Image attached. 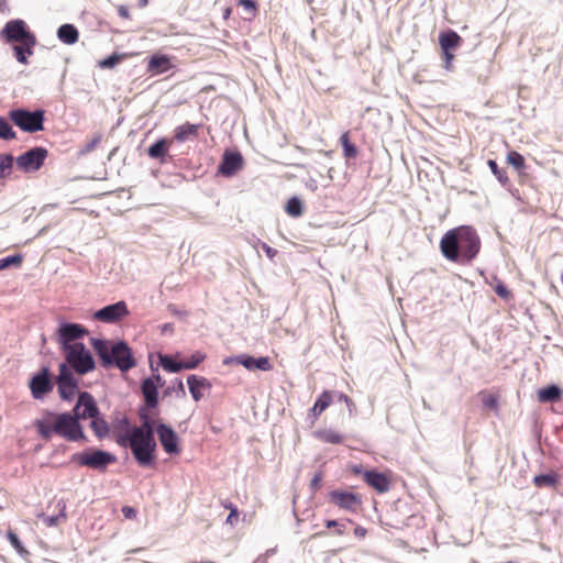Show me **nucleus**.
<instances>
[{"label": "nucleus", "mask_w": 563, "mask_h": 563, "mask_svg": "<svg viewBox=\"0 0 563 563\" xmlns=\"http://www.w3.org/2000/svg\"><path fill=\"white\" fill-rule=\"evenodd\" d=\"M440 250L450 262L470 264L479 253L481 240L472 227L461 225L449 230L442 236Z\"/></svg>", "instance_id": "nucleus-1"}, {"label": "nucleus", "mask_w": 563, "mask_h": 563, "mask_svg": "<svg viewBox=\"0 0 563 563\" xmlns=\"http://www.w3.org/2000/svg\"><path fill=\"white\" fill-rule=\"evenodd\" d=\"M117 442L122 446H129L141 466H147L153 462L156 442L153 422L147 417H143L141 427H128L124 432H119Z\"/></svg>", "instance_id": "nucleus-2"}, {"label": "nucleus", "mask_w": 563, "mask_h": 563, "mask_svg": "<svg viewBox=\"0 0 563 563\" xmlns=\"http://www.w3.org/2000/svg\"><path fill=\"white\" fill-rule=\"evenodd\" d=\"M37 434L48 441L54 434L67 441H80L86 437L77 418L70 413H54L46 411L40 419L34 421Z\"/></svg>", "instance_id": "nucleus-3"}, {"label": "nucleus", "mask_w": 563, "mask_h": 563, "mask_svg": "<svg viewBox=\"0 0 563 563\" xmlns=\"http://www.w3.org/2000/svg\"><path fill=\"white\" fill-rule=\"evenodd\" d=\"M92 345L106 368L115 366L122 372H128L136 365L131 349L123 341L111 344L97 339Z\"/></svg>", "instance_id": "nucleus-4"}, {"label": "nucleus", "mask_w": 563, "mask_h": 563, "mask_svg": "<svg viewBox=\"0 0 563 563\" xmlns=\"http://www.w3.org/2000/svg\"><path fill=\"white\" fill-rule=\"evenodd\" d=\"M66 361L78 374H86L95 368V361L82 343L67 345L64 350Z\"/></svg>", "instance_id": "nucleus-5"}, {"label": "nucleus", "mask_w": 563, "mask_h": 563, "mask_svg": "<svg viewBox=\"0 0 563 563\" xmlns=\"http://www.w3.org/2000/svg\"><path fill=\"white\" fill-rule=\"evenodd\" d=\"M9 119L24 132L34 133L44 129V111L42 110L34 112L24 109L11 110Z\"/></svg>", "instance_id": "nucleus-6"}, {"label": "nucleus", "mask_w": 563, "mask_h": 563, "mask_svg": "<svg viewBox=\"0 0 563 563\" xmlns=\"http://www.w3.org/2000/svg\"><path fill=\"white\" fill-rule=\"evenodd\" d=\"M0 37L8 44H15L19 42H25L36 37V35L30 30L25 21L21 19H14L8 21L0 32Z\"/></svg>", "instance_id": "nucleus-7"}, {"label": "nucleus", "mask_w": 563, "mask_h": 563, "mask_svg": "<svg viewBox=\"0 0 563 563\" xmlns=\"http://www.w3.org/2000/svg\"><path fill=\"white\" fill-rule=\"evenodd\" d=\"M47 156L48 151L45 147L31 148L16 157V167L23 173L37 172L44 165Z\"/></svg>", "instance_id": "nucleus-8"}, {"label": "nucleus", "mask_w": 563, "mask_h": 563, "mask_svg": "<svg viewBox=\"0 0 563 563\" xmlns=\"http://www.w3.org/2000/svg\"><path fill=\"white\" fill-rule=\"evenodd\" d=\"M73 461L81 466H88L93 470H103L110 463L114 462V456L108 452L95 450L75 454Z\"/></svg>", "instance_id": "nucleus-9"}, {"label": "nucleus", "mask_w": 563, "mask_h": 563, "mask_svg": "<svg viewBox=\"0 0 563 563\" xmlns=\"http://www.w3.org/2000/svg\"><path fill=\"white\" fill-rule=\"evenodd\" d=\"M328 497L331 504L350 512H356L362 505L361 496L353 492L334 489L329 493Z\"/></svg>", "instance_id": "nucleus-10"}, {"label": "nucleus", "mask_w": 563, "mask_h": 563, "mask_svg": "<svg viewBox=\"0 0 563 563\" xmlns=\"http://www.w3.org/2000/svg\"><path fill=\"white\" fill-rule=\"evenodd\" d=\"M129 313L128 305L121 300L99 309L95 312L93 318L101 322L114 323L129 316Z\"/></svg>", "instance_id": "nucleus-11"}, {"label": "nucleus", "mask_w": 563, "mask_h": 563, "mask_svg": "<svg viewBox=\"0 0 563 563\" xmlns=\"http://www.w3.org/2000/svg\"><path fill=\"white\" fill-rule=\"evenodd\" d=\"M57 387L60 398L70 400L77 393V383L66 364L59 365V373L57 377Z\"/></svg>", "instance_id": "nucleus-12"}, {"label": "nucleus", "mask_w": 563, "mask_h": 563, "mask_svg": "<svg viewBox=\"0 0 563 563\" xmlns=\"http://www.w3.org/2000/svg\"><path fill=\"white\" fill-rule=\"evenodd\" d=\"M158 440L167 454H179V438L177 433L167 424L158 423L156 426Z\"/></svg>", "instance_id": "nucleus-13"}, {"label": "nucleus", "mask_w": 563, "mask_h": 563, "mask_svg": "<svg viewBox=\"0 0 563 563\" xmlns=\"http://www.w3.org/2000/svg\"><path fill=\"white\" fill-rule=\"evenodd\" d=\"M99 415V409L96 404L95 398L87 391L80 393L78 397V401L74 408V417L77 418V421L79 422V419H88L93 418L95 416Z\"/></svg>", "instance_id": "nucleus-14"}, {"label": "nucleus", "mask_w": 563, "mask_h": 563, "mask_svg": "<svg viewBox=\"0 0 563 563\" xmlns=\"http://www.w3.org/2000/svg\"><path fill=\"white\" fill-rule=\"evenodd\" d=\"M244 166L243 157L239 152H225L219 165V173L225 177H232Z\"/></svg>", "instance_id": "nucleus-15"}, {"label": "nucleus", "mask_w": 563, "mask_h": 563, "mask_svg": "<svg viewBox=\"0 0 563 563\" xmlns=\"http://www.w3.org/2000/svg\"><path fill=\"white\" fill-rule=\"evenodd\" d=\"M363 479L378 494L387 493L391 484V476L389 472L378 473L376 471H365L363 473Z\"/></svg>", "instance_id": "nucleus-16"}, {"label": "nucleus", "mask_w": 563, "mask_h": 563, "mask_svg": "<svg viewBox=\"0 0 563 563\" xmlns=\"http://www.w3.org/2000/svg\"><path fill=\"white\" fill-rule=\"evenodd\" d=\"M30 389L35 399H41L53 389L49 373L46 367L30 380Z\"/></svg>", "instance_id": "nucleus-17"}, {"label": "nucleus", "mask_w": 563, "mask_h": 563, "mask_svg": "<svg viewBox=\"0 0 563 563\" xmlns=\"http://www.w3.org/2000/svg\"><path fill=\"white\" fill-rule=\"evenodd\" d=\"M85 334H87V330L77 323H65L58 329V340L64 350L67 349V345H73V341L82 338Z\"/></svg>", "instance_id": "nucleus-18"}, {"label": "nucleus", "mask_w": 563, "mask_h": 563, "mask_svg": "<svg viewBox=\"0 0 563 563\" xmlns=\"http://www.w3.org/2000/svg\"><path fill=\"white\" fill-rule=\"evenodd\" d=\"M234 361L238 364L243 365L249 371L260 369L263 372H268L273 368V365L268 356L255 358L250 355H239L234 358Z\"/></svg>", "instance_id": "nucleus-19"}, {"label": "nucleus", "mask_w": 563, "mask_h": 563, "mask_svg": "<svg viewBox=\"0 0 563 563\" xmlns=\"http://www.w3.org/2000/svg\"><path fill=\"white\" fill-rule=\"evenodd\" d=\"M36 44H37L36 37L31 38L25 42H19V43L13 44L12 49H13V55H14L15 59L22 65H27L29 57L34 54V47L36 46Z\"/></svg>", "instance_id": "nucleus-20"}, {"label": "nucleus", "mask_w": 563, "mask_h": 563, "mask_svg": "<svg viewBox=\"0 0 563 563\" xmlns=\"http://www.w3.org/2000/svg\"><path fill=\"white\" fill-rule=\"evenodd\" d=\"M173 68L170 58L167 55L154 54L147 62L146 70L151 75H161Z\"/></svg>", "instance_id": "nucleus-21"}, {"label": "nucleus", "mask_w": 563, "mask_h": 563, "mask_svg": "<svg viewBox=\"0 0 563 563\" xmlns=\"http://www.w3.org/2000/svg\"><path fill=\"white\" fill-rule=\"evenodd\" d=\"M187 384L189 391L196 401H199L203 397V390H209L211 388V384L207 378L198 377L196 375H190L187 378Z\"/></svg>", "instance_id": "nucleus-22"}, {"label": "nucleus", "mask_w": 563, "mask_h": 563, "mask_svg": "<svg viewBox=\"0 0 563 563\" xmlns=\"http://www.w3.org/2000/svg\"><path fill=\"white\" fill-rule=\"evenodd\" d=\"M141 388L146 406L150 408H155L158 404L156 382L152 378H146L145 380H143Z\"/></svg>", "instance_id": "nucleus-23"}, {"label": "nucleus", "mask_w": 563, "mask_h": 563, "mask_svg": "<svg viewBox=\"0 0 563 563\" xmlns=\"http://www.w3.org/2000/svg\"><path fill=\"white\" fill-rule=\"evenodd\" d=\"M200 126V124H191L189 122L178 125L174 130V139L180 143L195 139L199 134Z\"/></svg>", "instance_id": "nucleus-24"}, {"label": "nucleus", "mask_w": 563, "mask_h": 563, "mask_svg": "<svg viewBox=\"0 0 563 563\" xmlns=\"http://www.w3.org/2000/svg\"><path fill=\"white\" fill-rule=\"evenodd\" d=\"M172 145V141L167 139H159L153 145H151L147 150V155L151 158L159 159L161 163L165 162V156L168 153V150Z\"/></svg>", "instance_id": "nucleus-25"}, {"label": "nucleus", "mask_w": 563, "mask_h": 563, "mask_svg": "<svg viewBox=\"0 0 563 563\" xmlns=\"http://www.w3.org/2000/svg\"><path fill=\"white\" fill-rule=\"evenodd\" d=\"M462 37L454 31L450 30L445 33H441L439 36V43L442 51H452L460 46Z\"/></svg>", "instance_id": "nucleus-26"}, {"label": "nucleus", "mask_w": 563, "mask_h": 563, "mask_svg": "<svg viewBox=\"0 0 563 563\" xmlns=\"http://www.w3.org/2000/svg\"><path fill=\"white\" fill-rule=\"evenodd\" d=\"M332 402V393L329 390L322 391L313 407L310 410V415L316 420Z\"/></svg>", "instance_id": "nucleus-27"}, {"label": "nucleus", "mask_w": 563, "mask_h": 563, "mask_svg": "<svg viewBox=\"0 0 563 563\" xmlns=\"http://www.w3.org/2000/svg\"><path fill=\"white\" fill-rule=\"evenodd\" d=\"M58 38L65 44H75L78 41L79 34L73 24H63L57 30Z\"/></svg>", "instance_id": "nucleus-28"}, {"label": "nucleus", "mask_w": 563, "mask_h": 563, "mask_svg": "<svg viewBox=\"0 0 563 563\" xmlns=\"http://www.w3.org/2000/svg\"><path fill=\"white\" fill-rule=\"evenodd\" d=\"M314 437L318 440L330 444H341L344 440V437L342 434L332 429L318 430L314 432Z\"/></svg>", "instance_id": "nucleus-29"}, {"label": "nucleus", "mask_w": 563, "mask_h": 563, "mask_svg": "<svg viewBox=\"0 0 563 563\" xmlns=\"http://www.w3.org/2000/svg\"><path fill=\"white\" fill-rule=\"evenodd\" d=\"M533 484L538 488L543 487H556L559 484V475L554 472L550 474L536 475L532 479Z\"/></svg>", "instance_id": "nucleus-30"}, {"label": "nucleus", "mask_w": 563, "mask_h": 563, "mask_svg": "<svg viewBox=\"0 0 563 563\" xmlns=\"http://www.w3.org/2000/svg\"><path fill=\"white\" fill-rule=\"evenodd\" d=\"M561 394L562 391L558 386L551 385L538 391V399L541 402L556 401L560 399Z\"/></svg>", "instance_id": "nucleus-31"}, {"label": "nucleus", "mask_w": 563, "mask_h": 563, "mask_svg": "<svg viewBox=\"0 0 563 563\" xmlns=\"http://www.w3.org/2000/svg\"><path fill=\"white\" fill-rule=\"evenodd\" d=\"M14 158L11 154H0V180L8 178L13 170Z\"/></svg>", "instance_id": "nucleus-32"}, {"label": "nucleus", "mask_w": 563, "mask_h": 563, "mask_svg": "<svg viewBox=\"0 0 563 563\" xmlns=\"http://www.w3.org/2000/svg\"><path fill=\"white\" fill-rule=\"evenodd\" d=\"M90 428L92 429L96 437L102 439L108 435L109 427L104 419H102L99 415L91 418Z\"/></svg>", "instance_id": "nucleus-33"}, {"label": "nucleus", "mask_w": 563, "mask_h": 563, "mask_svg": "<svg viewBox=\"0 0 563 563\" xmlns=\"http://www.w3.org/2000/svg\"><path fill=\"white\" fill-rule=\"evenodd\" d=\"M506 161L509 165L515 167L519 173H521L526 168L525 157L517 151H510L507 154Z\"/></svg>", "instance_id": "nucleus-34"}, {"label": "nucleus", "mask_w": 563, "mask_h": 563, "mask_svg": "<svg viewBox=\"0 0 563 563\" xmlns=\"http://www.w3.org/2000/svg\"><path fill=\"white\" fill-rule=\"evenodd\" d=\"M487 164H488L492 173L494 174V176L498 179V181L503 186H506L509 184V177L507 175V172L504 168H500L494 159H489Z\"/></svg>", "instance_id": "nucleus-35"}, {"label": "nucleus", "mask_w": 563, "mask_h": 563, "mask_svg": "<svg viewBox=\"0 0 563 563\" xmlns=\"http://www.w3.org/2000/svg\"><path fill=\"white\" fill-rule=\"evenodd\" d=\"M159 361H161L163 368L170 373H177L181 369H185L181 361L176 362L168 355H161Z\"/></svg>", "instance_id": "nucleus-36"}, {"label": "nucleus", "mask_w": 563, "mask_h": 563, "mask_svg": "<svg viewBox=\"0 0 563 563\" xmlns=\"http://www.w3.org/2000/svg\"><path fill=\"white\" fill-rule=\"evenodd\" d=\"M340 142L343 146L344 156L346 158H354L357 156V150L355 145L350 142L349 132H345L341 135Z\"/></svg>", "instance_id": "nucleus-37"}, {"label": "nucleus", "mask_w": 563, "mask_h": 563, "mask_svg": "<svg viewBox=\"0 0 563 563\" xmlns=\"http://www.w3.org/2000/svg\"><path fill=\"white\" fill-rule=\"evenodd\" d=\"M286 212L290 217H300L303 213V207L300 199H298L297 197L290 198L286 205Z\"/></svg>", "instance_id": "nucleus-38"}, {"label": "nucleus", "mask_w": 563, "mask_h": 563, "mask_svg": "<svg viewBox=\"0 0 563 563\" xmlns=\"http://www.w3.org/2000/svg\"><path fill=\"white\" fill-rule=\"evenodd\" d=\"M205 358L206 354L197 351L188 360H184L181 362L185 369H194L198 367V365L202 363Z\"/></svg>", "instance_id": "nucleus-39"}, {"label": "nucleus", "mask_w": 563, "mask_h": 563, "mask_svg": "<svg viewBox=\"0 0 563 563\" xmlns=\"http://www.w3.org/2000/svg\"><path fill=\"white\" fill-rule=\"evenodd\" d=\"M16 137V133L12 130L9 122L0 117V139L3 140H14Z\"/></svg>", "instance_id": "nucleus-40"}, {"label": "nucleus", "mask_w": 563, "mask_h": 563, "mask_svg": "<svg viewBox=\"0 0 563 563\" xmlns=\"http://www.w3.org/2000/svg\"><path fill=\"white\" fill-rule=\"evenodd\" d=\"M238 5L243 7L251 19L255 18L258 13V4L254 0H239Z\"/></svg>", "instance_id": "nucleus-41"}, {"label": "nucleus", "mask_w": 563, "mask_h": 563, "mask_svg": "<svg viewBox=\"0 0 563 563\" xmlns=\"http://www.w3.org/2000/svg\"><path fill=\"white\" fill-rule=\"evenodd\" d=\"M7 538L10 541L11 545L20 554H27L29 552L21 543L19 537L13 531H8Z\"/></svg>", "instance_id": "nucleus-42"}, {"label": "nucleus", "mask_w": 563, "mask_h": 563, "mask_svg": "<svg viewBox=\"0 0 563 563\" xmlns=\"http://www.w3.org/2000/svg\"><path fill=\"white\" fill-rule=\"evenodd\" d=\"M494 280L496 282L494 287L495 292L503 299H509L511 297V292L505 283L499 280L497 277H494Z\"/></svg>", "instance_id": "nucleus-43"}, {"label": "nucleus", "mask_w": 563, "mask_h": 563, "mask_svg": "<svg viewBox=\"0 0 563 563\" xmlns=\"http://www.w3.org/2000/svg\"><path fill=\"white\" fill-rule=\"evenodd\" d=\"M22 261H23V258L19 254L1 258L0 260V271L4 269V268H7V267H9L11 265L20 266L22 264Z\"/></svg>", "instance_id": "nucleus-44"}, {"label": "nucleus", "mask_w": 563, "mask_h": 563, "mask_svg": "<svg viewBox=\"0 0 563 563\" xmlns=\"http://www.w3.org/2000/svg\"><path fill=\"white\" fill-rule=\"evenodd\" d=\"M102 141V135L100 133L93 135L86 144L85 146L82 147L81 150V153L82 154H87V153H90L92 152L93 150L97 148V146L101 143Z\"/></svg>", "instance_id": "nucleus-45"}, {"label": "nucleus", "mask_w": 563, "mask_h": 563, "mask_svg": "<svg viewBox=\"0 0 563 563\" xmlns=\"http://www.w3.org/2000/svg\"><path fill=\"white\" fill-rule=\"evenodd\" d=\"M121 57L117 54H113L104 59H101L98 62V66L100 68H113L119 62H120Z\"/></svg>", "instance_id": "nucleus-46"}, {"label": "nucleus", "mask_w": 563, "mask_h": 563, "mask_svg": "<svg viewBox=\"0 0 563 563\" xmlns=\"http://www.w3.org/2000/svg\"><path fill=\"white\" fill-rule=\"evenodd\" d=\"M322 479H323L322 472L316 473L310 482V489L313 492L319 490L321 488Z\"/></svg>", "instance_id": "nucleus-47"}, {"label": "nucleus", "mask_w": 563, "mask_h": 563, "mask_svg": "<svg viewBox=\"0 0 563 563\" xmlns=\"http://www.w3.org/2000/svg\"><path fill=\"white\" fill-rule=\"evenodd\" d=\"M444 59V68L451 70L453 68L454 54L451 51H442Z\"/></svg>", "instance_id": "nucleus-48"}, {"label": "nucleus", "mask_w": 563, "mask_h": 563, "mask_svg": "<svg viewBox=\"0 0 563 563\" xmlns=\"http://www.w3.org/2000/svg\"><path fill=\"white\" fill-rule=\"evenodd\" d=\"M483 404L492 409H496L498 407V400L494 395H485L483 397Z\"/></svg>", "instance_id": "nucleus-49"}, {"label": "nucleus", "mask_w": 563, "mask_h": 563, "mask_svg": "<svg viewBox=\"0 0 563 563\" xmlns=\"http://www.w3.org/2000/svg\"><path fill=\"white\" fill-rule=\"evenodd\" d=\"M325 527H327V528L338 527V530L335 531V533H336L338 536H342V534H344V532H345L344 525H342V523H340L339 521L333 520V519H331V520H327V521H325Z\"/></svg>", "instance_id": "nucleus-50"}, {"label": "nucleus", "mask_w": 563, "mask_h": 563, "mask_svg": "<svg viewBox=\"0 0 563 563\" xmlns=\"http://www.w3.org/2000/svg\"><path fill=\"white\" fill-rule=\"evenodd\" d=\"M225 522L228 525H230L231 527H234L239 522V511H238V508H231V512L227 517V521Z\"/></svg>", "instance_id": "nucleus-51"}, {"label": "nucleus", "mask_w": 563, "mask_h": 563, "mask_svg": "<svg viewBox=\"0 0 563 563\" xmlns=\"http://www.w3.org/2000/svg\"><path fill=\"white\" fill-rule=\"evenodd\" d=\"M122 514L126 519H134L136 517V510L133 507H122Z\"/></svg>", "instance_id": "nucleus-52"}, {"label": "nucleus", "mask_w": 563, "mask_h": 563, "mask_svg": "<svg viewBox=\"0 0 563 563\" xmlns=\"http://www.w3.org/2000/svg\"><path fill=\"white\" fill-rule=\"evenodd\" d=\"M339 399L344 401L350 411L355 407L353 400L345 394H340Z\"/></svg>", "instance_id": "nucleus-53"}, {"label": "nucleus", "mask_w": 563, "mask_h": 563, "mask_svg": "<svg viewBox=\"0 0 563 563\" xmlns=\"http://www.w3.org/2000/svg\"><path fill=\"white\" fill-rule=\"evenodd\" d=\"M117 10H118L119 15H120L122 19L128 20V19H130V18H131L130 12H129V9H128L125 5H119Z\"/></svg>", "instance_id": "nucleus-54"}, {"label": "nucleus", "mask_w": 563, "mask_h": 563, "mask_svg": "<svg viewBox=\"0 0 563 563\" xmlns=\"http://www.w3.org/2000/svg\"><path fill=\"white\" fill-rule=\"evenodd\" d=\"M354 534H355V537H356V538H358V539H363V538H365V537H366V534H367V530H366L364 527H362V526H357V527L354 529Z\"/></svg>", "instance_id": "nucleus-55"}, {"label": "nucleus", "mask_w": 563, "mask_h": 563, "mask_svg": "<svg viewBox=\"0 0 563 563\" xmlns=\"http://www.w3.org/2000/svg\"><path fill=\"white\" fill-rule=\"evenodd\" d=\"M58 521H59V516H54V517H46L44 519V522L47 527H53V526H56L58 525Z\"/></svg>", "instance_id": "nucleus-56"}, {"label": "nucleus", "mask_w": 563, "mask_h": 563, "mask_svg": "<svg viewBox=\"0 0 563 563\" xmlns=\"http://www.w3.org/2000/svg\"><path fill=\"white\" fill-rule=\"evenodd\" d=\"M350 472L354 475H360L364 473L363 467L361 464H353L349 467Z\"/></svg>", "instance_id": "nucleus-57"}, {"label": "nucleus", "mask_w": 563, "mask_h": 563, "mask_svg": "<svg viewBox=\"0 0 563 563\" xmlns=\"http://www.w3.org/2000/svg\"><path fill=\"white\" fill-rule=\"evenodd\" d=\"M263 250L269 258H273L277 254V250L268 246L267 244H263Z\"/></svg>", "instance_id": "nucleus-58"}, {"label": "nucleus", "mask_w": 563, "mask_h": 563, "mask_svg": "<svg viewBox=\"0 0 563 563\" xmlns=\"http://www.w3.org/2000/svg\"><path fill=\"white\" fill-rule=\"evenodd\" d=\"M231 14H232V9H231V8H229V7H228V8H225V9L223 10V19H224V20L230 19Z\"/></svg>", "instance_id": "nucleus-59"}, {"label": "nucleus", "mask_w": 563, "mask_h": 563, "mask_svg": "<svg viewBox=\"0 0 563 563\" xmlns=\"http://www.w3.org/2000/svg\"><path fill=\"white\" fill-rule=\"evenodd\" d=\"M222 506H223L224 508L229 509L230 511H231V508H236V506H235V505H233L232 503H230V501H228V500L223 501V503H222Z\"/></svg>", "instance_id": "nucleus-60"}, {"label": "nucleus", "mask_w": 563, "mask_h": 563, "mask_svg": "<svg viewBox=\"0 0 563 563\" xmlns=\"http://www.w3.org/2000/svg\"><path fill=\"white\" fill-rule=\"evenodd\" d=\"M147 3H148V0H139V5H140L141 8L146 7V5H147Z\"/></svg>", "instance_id": "nucleus-61"}, {"label": "nucleus", "mask_w": 563, "mask_h": 563, "mask_svg": "<svg viewBox=\"0 0 563 563\" xmlns=\"http://www.w3.org/2000/svg\"><path fill=\"white\" fill-rule=\"evenodd\" d=\"M178 389H180L183 393H185L184 385H183L181 380H179Z\"/></svg>", "instance_id": "nucleus-62"}, {"label": "nucleus", "mask_w": 563, "mask_h": 563, "mask_svg": "<svg viewBox=\"0 0 563 563\" xmlns=\"http://www.w3.org/2000/svg\"><path fill=\"white\" fill-rule=\"evenodd\" d=\"M323 534H324V532H318V533H314V534L312 536V538L320 537V536H323Z\"/></svg>", "instance_id": "nucleus-63"}, {"label": "nucleus", "mask_w": 563, "mask_h": 563, "mask_svg": "<svg viewBox=\"0 0 563 563\" xmlns=\"http://www.w3.org/2000/svg\"><path fill=\"white\" fill-rule=\"evenodd\" d=\"M155 380H156L157 383H161V376H159V375L155 376Z\"/></svg>", "instance_id": "nucleus-64"}]
</instances>
